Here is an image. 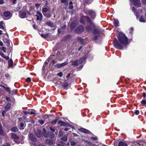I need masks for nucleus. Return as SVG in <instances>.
I'll return each instance as SVG.
<instances>
[{"mask_svg":"<svg viewBox=\"0 0 146 146\" xmlns=\"http://www.w3.org/2000/svg\"><path fill=\"white\" fill-rule=\"evenodd\" d=\"M118 40L116 39L113 41L114 47L119 50H122L124 46L128 44V38L126 35L122 32H119L118 36Z\"/></svg>","mask_w":146,"mask_h":146,"instance_id":"1","label":"nucleus"},{"mask_svg":"<svg viewBox=\"0 0 146 146\" xmlns=\"http://www.w3.org/2000/svg\"><path fill=\"white\" fill-rule=\"evenodd\" d=\"M86 18L89 26H87L86 27V30L88 32L91 31L92 29H95V25L93 22L91 21L90 18L88 16L84 17Z\"/></svg>","mask_w":146,"mask_h":146,"instance_id":"2","label":"nucleus"},{"mask_svg":"<svg viewBox=\"0 0 146 146\" xmlns=\"http://www.w3.org/2000/svg\"><path fill=\"white\" fill-rule=\"evenodd\" d=\"M86 13L87 14L90 16L92 19L94 18L95 17V12L94 11L92 10H89L87 11Z\"/></svg>","mask_w":146,"mask_h":146,"instance_id":"3","label":"nucleus"},{"mask_svg":"<svg viewBox=\"0 0 146 146\" xmlns=\"http://www.w3.org/2000/svg\"><path fill=\"white\" fill-rule=\"evenodd\" d=\"M84 30V28L82 26H78L75 30V32L76 33L79 34L82 32Z\"/></svg>","mask_w":146,"mask_h":146,"instance_id":"4","label":"nucleus"},{"mask_svg":"<svg viewBox=\"0 0 146 146\" xmlns=\"http://www.w3.org/2000/svg\"><path fill=\"white\" fill-rule=\"evenodd\" d=\"M130 1L136 6L140 7L141 6L140 0H130Z\"/></svg>","mask_w":146,"mask_h":146,"instance_id":"5","label":"nucleus"},{"mask_svg":"<svg viewBox=\"0 0 146 146\" xmlns=\"http://www.w3.org/2000/svg\"><path fill=\"white\" fill-rule=\"evenodd\" d=\"M93 33L94 35V39L96 40L100 36L99 32L96 29L94 30Z\"/></svg>","mask_w":146,"mask_h":146,"instance_id":"6","label":"nucleus"},{"mask_svg":"<svg viewBox=\"0 0 146 146\" xmlns=\"http://www.w3.org/2000/svg\"><path fill=\"white\" fill-rule=\"evenodd\" d=\"M36 13L37 14L35 16L36 17L37 20L41 21L42 18V13L39 11H37Z\"/></svg>","mask_w":146,"mask_h":146,"instance_id":"7","label":"nucleus"},{"mask_svg":"<svg viewBox=\"0 0 146 146\" xmlns=\"http://www.w3.org/2000/svg\"><path fill=\"white\" fill-rule=\"evenodd\" d=\"M78 23L76 21H74L70 25V27L72 30H73L78 25Z\"/></svg>","mask_w":146,"mask_h":146,"instance_id":"8","label":"nucleus"},{"mask_svg":"<svg viewBox=\"0 0 146 146\" xmlns=\"http://www.w3.org/2000/svg\"><path fill=\"white\" fill-rule=\"evenodd\" d=\"M11 137L12 139H14V141L16 143L17 142L15 141V140H17L19 139V137L17 135V134L14 133H11Z\"/></svg>","mask_w":146,"mask_h":146,"instance_id":"9","label":"nucleus"},{"mask_svg":"<svg viewBox=\"0 0 146 146\" xmlns=\"http://www.w3.org/2000/svg\"><path fill=\"white\" fill-rule=\"evenodd\" d=\"M57 58L59 60H62L64 58L63 55L62 54H60L58 51H57L56 53Z\"/></svg>","mask_w":146,"mask_h":146,"instance_id":"10","label":"nucleus"},{"mask_svg":"<svg viewBox=\"0 0 146 146\" xmlns=\"http://www.w3.org/2000/svg\"><path fill=\"white\" fill-rule=\"evenodd\" d=\"M26 15V13L25 11H20L19 12V15L20 17L22 18H23L25 17Z\"/></svg>","mask_w":146,"mask_h":146,"instance_id":"11","label":"nucleus"},{"mask_svg":"<svg viewBox=\"0 0 146 146\" xmlns=\"http://www.w3.org/2000/svg\"><path fill=\"white\" fill-rule=\"evenodd\" d=\"M4 15L5 17L8 18L7 19H9L11 17V15L10 12L9 11L4 12Z\"/></svg>","mask_w":146,"mask_h":146,"instance_id":"12","label":"nucleus"},{"mask_svg":"<svg viewBox=\"0 0 146 146\" xmlns=\"http://www.w3.org/2000/svg\"><path fill=\"white\" fill-rule=\"evenodd\" d=\"M29 137L31 140L33 142H35L36 141V138L34 134H30Z\"/></svg>","mask_w":146,"mask_h":146,"instance_id":"13","label":"nucleus"},{"mask_svg":"<svg viewBox=\"0 0 146 146\" xmlns=\"http://www.w3.org/2000/svg\"><path fill=\"white\" fill-rule=\"evenodd\" d=\"M45 143L48 145H51L53 144V141L52 139H47L46 140Z\"/></svg>","mask_w":146,"mask_h":146,"instance_id":"14","label":"nucleus"},{"mask_svg":"<svg viewBox=\"0 0 146 146\" xmlns=\"http://www.w3.org/2000/svg\"><path fill=\"white\" fill-rule=\"evenodd\" d=\"M77 40L82 45L84 44L85 42V40L81 37H78L77 38Z\"/></svg>","mask_w":146,"mask_h":146,"instance_id":"15","label":"nucleus"},{"mask_svg":"<svg viewBox=\"0 0 146 146\" xmlns=\"http://www.w3.org/2000/svg\"><path fill=\"white\" fill-rule=\"evenodd\" d=\"M78 129L80 131L85 133H88L90 132V131L89 130L83 128H81Z\"/></svg>","mask_w":146,"mask_h":146,"instance_id":"16","label":"nucleus"},{"mask_svg":"<svg viewBox=\"0 0 146 146\" xmlns=\"http://www.w3.org/2000/svg\"><path fill=\"white\" fill-rule=\"evenodd\" d=\"M87 57L86 56H85L84 58H81L78 60V64H80L84 62L85 61V60L86 59Z\"/></svg>","mask_w":146,"mask_h":146,"instance_id":"17","label":"nucleus"},{"mask_svg":"<svg viewBox=\"0 0 146 146\" xmlns=\"http://www.w3.org/2000/svg\"><path fill=\"white\" fill-rule=\"evenodd\" d=\"M70 86V85L68 82H66L63 85V87L66 90L68 88V87Z\"/></svg>","mask_w":146,"mask_h":146,"instance_id":"18","label":"nucleus"},{"mask_svg":"<svg viewBox=\"0 0 146 146\" xmlns=\"http://www.w3.org/2000/svg\"><path fill=\"white\" fill-rule=\"evenodd\" d=\"M58 123L61 126H66L67 125V123L64 122L62 121H58Z\"/></svg>","mask_w":146,"mask_h":146,"instance_id":"19","label":"nucleus"},{"mask_svg":"<svg viewBox=\"0 0 146 146\" xmlns=\"http://www.w3.org/2000/svg\"><path fill=\"white\" fill-rule=\"evenodd\" d=\"M48 136L50 138H53L54 136V134L51 132H48Z\"/></svg>","mask_w":146,"mask_h":146,"instance_id":"20","label":"nucleus"},{"mask_svg":"<svg viewBox=\"0 0 146 146\" xmlns=\"http://www.w3.org/2000/svg\"><path fill=\"white\" fill-rule=\"evenodd\" d=\"M79 64H78V60H76L72 62V64L74 66H77Z\"/></svg>","mask_w":146,"mask_h":146,"instance_id":"21","label":"nucleus"},{"mask_svg":"<svg viewBox=\"0 0 146 146\" xmlns=\"http://www.w3.org/2000/svg\"><path fill=\"white\" fill-rule=\"evenodd\" d=\"M113 22L114 24L115 27H117L118 26L119 21L117 19H114Z\"/></svg>","mask_w":146,"mask_h":146,"instance_id":"22","label":"nucleus"},{"mask_svg":"<svg viewBox=\"0 0 146 146\" xmlns=\"http://www.w3.org/2000/svg\"><path fill=\"white\" fill-rule=\"evenodd\" d=\"M119 146H127V144L122 141L120 142L118 144Z\"/></svg>","mask_w":146,"mask_h":146,"instance_id":"23","label":"nucleus"},{"mask_svg":"<svg viewBox=\"0 0 146 146\" xmlns=\"http://www.w3.org/2000/svg\"><path fill=\"white\" fill-rule=\"evenodd\" d=\"M18 130L19 129L17 127H15L11 128V131L16 132L18 131Z\"/></svg>","mask_w":146,"mask_h":146,"instance_id":"24","label":"nucleus"},{"mask_svg":"<svg viewBox=\"0 0 146 146\" xmlns=\"http://www.w3.org/2000/svg\"><path fill=\"white\" fill-rule=\"evenodd\" d=\"M11 105V104L9 103L7 104L5 108V109L6 111H9V110Z\"/></svg>","mask_w":146,"mask_h":146,"instance_id":"25","label":"nucleus"},{"mask_svg":"<svg viewBox=\"0 0 146 146\" xmlns=\"http://www.w3.org/2000/svg\"><path fill=\"white\" fill-rule=\"evenodd\" d=\"M44 16L46 17H50L51 16V14L50 13H43Z\"/></svg>","mask_w":146,"mask_h":146,"instance_id":"26","label":"nucleus"},{"mask_svg":"<svg viewBox=\"0 0 146 146\" xmlns=\"http://www.w3.org/2000/svg\"><path fill=\"white\" fill-rule=\"evenodd\" d=\"M59 119V117H56L55 119L53 120L52 121H51L50 122V123L51 124H52L53 123H56L57 122V121L58 120V119Z\"/></svg>","mask_w":146,"mask_h":146,"instance_id":"27","label":"nucleus"},{"mask_svg":"<svg viewBox=\"0 0 146 146\" xmlns=\"http://www.w3.org/2000/svg\"><path fill=\"white\" fill-rule=\"evenodd\" d=\"M132 10L134 11V13L136 16L137 18L139 16L138 14L137 13V11H136V9L135 7H133L132 9Z\"/></svg>","mask_w":146,"mask_h":146,"instance_id":"28","label":"nucleus"},{"mask_svg":"<svg viewBox=\"0 0 146 146\" xmlns=\"http://www.w3.org/2000/svg\"><path fill=\"white\" fill-rule=\"evenodd\" d=\"M4 24V23L3 21H1L0 22V28L2 29L3 30L5 29L3 25Z\"/></svg>","mask_w":146,"mask_h":146,"instance_id":"29","label":"nucleus"},{"mask_svg":"<svg viewBox=\"0 0 146 146\" xmlns=\"http://www.w3.org/2000/svg\"><path fill=\"white\" fill-rule=\"evenodd\" d=\"M46 25H47L50 26L51 27H53V25L52 22L51 21H49L46 23Z\"/></svg>","mask_w":146,"mask_h":146,"instance_id":"30","label":"nucleus"},{"mask_svg":"<svg viewBox=\"0 0 146 146\" xmlns=\"http://www.w3.org/2000/svg\"><path fill=\"white\" fill-rule=\"evenodd\" d=\"M61 139L64 141H67V137L66 135H64L61 138Z\"/></svg>","mask_w":146,"mask_h":146,"instance_id":"31","label":"nucleus"},{"mask_svg":"<svg viewBox=\"0 0 146 146\" xmlns=\"http://www.w3.org/2000/svg\"><path fill=\"white\" fill-rule=\"evenodd\" d=\"M3 133L2 129V127L1 123H0V134L1 135H3Z\"/></svg>","mask_w":146,"mask_h":146,"instance_id":"32","label":"nucleus"},{"mask_svg":"<svg viewBox=\"0 0 146 146\" xmlns=\"http://www.w3.org/2000/svg\"><path fill=\"white\" fill-rule=\"evenodd\" d=\"M70 37V35H67L66 36H64L63 38V39L64 40H66L68 39Z\"/></svg>","mask_w":146,"mask_h":146,"instance_id":"33","label":"nucleus"},{"mask_svg":"<svg viewBox=\"0 0 146 146\" xmlns=\"http://www.w3.org/2000/svg\"><path fill=\"white\" fill-rule=\"evenodd\" d=\"M36 135L38 137H40L41 135V132L40 131H37V133H35Z\"/></svg>","mask_w":146,"mask_h":146,"instance_id":"34","label":"nucleus"},{"mask_svg":"<svg viewBox=\"0 0 146 146\" xmlns=\"http://www.w3.org/2000/svg\"><path fill=\"white\" fill-rule=\"evenodd\" d=\"M139 21L140 22H145V19L142 16H141L139 19Z\"/></svg>","mask_w":146,"mask_h":146,"instance_id":"35","label":"nucleus"},{"mask_svg":"<svg viewBox=\"0 0 146 146\" xmlns=\"http://www.w3.org/2000/svg\"><path fill=\"white\" fill-rule=\"evenodd\" d=\"M65 143L63 141H61L60 143L58 144H57L58 146H66L65 145Z\"/></svg>","mask_w":146,"mask_h":146,"instance_id":"36","label":"nucleus"},{"mask_svg":"<svg viewBox=\"0 0 146 146\" xmlns=\"http://www.w3.org/2000/svg\"><path fill=\"white\" fill-rule=\"evenodd\" d=\"M9 65L10 66H11L13 64V61L12 60L10 59L8 61Z\"/></svg>","mask_w":146,"mask_h":146,"instance_id":"37","label":"nucleus"},{"mask_svg":"<svg viewBox=\"0 0 146 146\" xmlns=\"http://www.w3.org/2000/svg\"><path fill=\"white\" fill-rule=\"evenodd\" d=\"M47 64H48L47 63H46L45 62H44V64L43 66L42 69V70L43 71H44V70L46 69V66L47 65Z\"/></svg>","mask_w":146,"mask_h":146,"instance_id":"38","label":"nucleus"},{"mask_svg":"<svg viewBox=\"0 0 146 146\" xmlns=\"http://www.w3.org/2000/svg\"><path fill=\"white\" fill-rule=\"evenodd\" d=\"M42 11L44 13H46L48 11V9L47 8L43 7L42 9Z\"/></svg>","mask_w":146,"mask_h":146,"instance_id":"39","label":"nucleus"},{"mask_svg":"<svg viewBox=\"0 0 146 146\" xmlns=\"http://www.w3.org/2000/svg\"><path fill=\"white\" fill-rule=\"evenodd\" d=\"M85 3L88 4H89L92 2L93 0H85Z\"/></svg>","mask_w":146,"mask_h":146,"instance_id":"40","label":"nucleus"},{"mask_svg":"<svg viewBox=\"0 0 146 146\" xmlns=\"http://www.w3.org/2000/svg\"><path fill=\"white\" fill-rule=\"evenodd\" d=\"M69 7L71 9H72L73 8V6L71 1H70L69 3Z\"/></svg>","mask_w":146,"mask_h":146,"instance_id":"41","label":"nucleus"},{"mask_svg":"<svg viewBox=\"0 0 146 146\" xmlns=\"http://www.w3.org/2000/svg\"><path fill=\"white\" fill-rule=\"evenodd\" d=\"M68 64V62H63L62 64H61L62 67L67 65Z\"/></svg>","mask_w":146,"mask_h":146,"instance_id":"42","label":"nucleus"},{"mask_svg":"<svg viewBox=\"0 0 146 146\" xmlns=\"http://www.w3.org/2000/svg\"><path fill=\"white\" fill-rule=\"evenodd\" d=\"M5 39V38H4L3 39V41L4 42L7 43L8 44H10L9 41L7 38L5 39L6 41L5 40H4Z\"/></svg>","mask_w":146,"mask_h":146,"instance_id":"43","label":"nucleus"},{"mask_svg":"<svg viewBox=\"0 0 146 146\" xmlns=\"http://www.w3.org/2000/svg\"><path fill=\"white\" fill-rule=\"evenodd\" d=\"M55 67L57 68H60L62 67L61 64H58L55 65Z\"/></svg>","mask_w":146,"mask_h":146,"instance_id":"44","label":"nucleus"},{"mask_svg":"<svg viewBox=\"0 0 146 146\" xmlns=\"http://www.w3.org/2000/svg\"><path fill=\"white\" fill-rule=\"evenodd\" d=\"M48 34H47L46 35H44L43 34H42L41 35V36L42 37H43L44 38H46L48 36Z\"/></svg>","mask_w":146,"mask_h":146,"instance_id":"45","label":"nucleus"},{"mask_svg":"<svg viewBox=\"0 0 146 146\" xmlns=\"http://www.w3.org/2000/svg\"><path fill=\"white\" fill-rule=\"evenodd\" d=\"M26 80L27 82H29L31 81V78L30 77H28L26 79Z\"/></svg>","mask_w":146,"mask_h":146,"instance_id":"46","label":"nucleus"},{"mask_svg":"<svg viewBox=\"0 0 146 146\" xmlns=\"http://www.w3.org/2000/svg\"><path fill=\"white\" fill-rule=\"evenodd\" d=\"M141 103L142 104H146V101L145 100H142L141 102Z\"/></svg>","mask_w":146,"mask_h":146,"instance_id":"47","label":"nucleus"},{"mask_svg":"<svg viewBox=\"0 0 146 146\" xmlns=\"http://www.w3.org/2000/svg\"><path fill=\"white\" fill-rule=\"evenodd\" d=\"M70 144L72 146H74L76 145V143L72 141L70 143Z\"/></svg>","mask_w":146,"mask_h":146,"instance_id":"48","label":"nucleus"},{"mask_svg":"<svg viewBox=\"0 0 146 146\" xmlns=\"http://www.w3.org/2000/svg\"><path fill=\"white\" fill-rule=\"evenodd\" d=\"M80 22L82 23H84V19L83 18H81L80 19Z\"/></svg>","mask_w":146,"mask_h":146,"instance_id":"49","label":"nucleus"},{"mask_svg":"<svg viewBox=\"0 0 146 146\" xmlns=\"http://www.w3.org/2000/svg\"><path fill=\"white\" fill-rule=\"evenodd\" d=\"M39 123L41 124H43L44 123V122L43 120H39Z\"/></svg>","mask_w":146,"mask_h":146,"instance_id":"50","label":"nucleus"},{"mask_svg":"<svg viewBox=\"0 0 146 146\" xmlns=\"http://www.w3.org/2000/svg\"><path fill=\"white\" fill-rule=\"evenodd\" d=\"M0 55L3 58L5 57L4 54L2 52H0Z\"/></svg>","mask_w":146,"mask_h":146,"instance_id":"51","label":"nucleus"},{"mask_svg":"<svg viewBox=\"0 0 146 146\" xmlns=\"http://www.w3.org/2000/svg\"><path fill=\"white\" fill-rule=\"evenodd\" d=\"M67 125L66 126H68V127H71L72 128H74V127L72 125H71V124H69V123H67Z\"/></svg>","mask_w":146,"mask_h":146,"instance_id":"52","label":"nucleus"},{"mask_svg":"<svg viewBox=\"0 0 146 146\" xmlns=\"http://www.w3.org/2000/svg\"><path fill=\"white\" fill-rule=\"evenodd\" d=\"M139 113V111L138 110H135V114L136 115H138Z\"/></svg>","mask_w":146,"mask_h":146,"instance_id":"53","label":"nucleus"},{"mask_svg":"<svg viewBox=\"0 0 146 146\" xmlns=\"http://www.w3.org/2000/svg\"><path fill=\"white\" fill-rule=\"evenodd\" d=\"M2 146H10V144L8 143H6L3 145Z\"/></svg>","mask_w":146,"mask_h":146,"instance_id":"54","label":"nucleus"},{"mask_svg":"<svg viewBox=\"0 0 146 146\" xmlns=\"http://www.w3.org/2000/svg\"><path fill=\"white\" fill-rule=\"evenodd\" d=\"M67 0H61V2L62 3H65L67 4L68 2H67Z\"/></svg>","mask_w":146,"mask_h":146,"instance_id":"55","label":"nucleus"},{"mask_svg":"<svg viewBox=\"0 0 146 146\" xmlns=\"http://www.w3.org/2000/svg\"><path fill=\"white\" fill-rule=\"evenodd\" d=\"M91 139H92L93 140H97V138L95 137H91Z\"/></svg>","mask_w":146,"mask_h":146,"instance_id":"56","label":"nucleus"},{"mask_svg":"<svg viewBox=\"0 0 146 146\" xmlns=\"http://www.w3.org/2000/svg\"><path fill=\"white\" fill-rule=\"evenodd\" d=\"M1 50L4 51V52H6L5 49L6 48L5 47H3L1 48Z\"/></svg>","mask_w":146,"mask_h":146,"instance_id":"57","label":"nucleus"},{"mask_svg":"<svg viewBox=\"0 0 146 146\" xmlns=\"http://www.w3.org/2000/svg\"><path fill=\"white\" fill-rule=\"evenodd\" d=\"M50 57L48 58L45 61V62L48 64V62L50 60Z\"/></svg>","mask_w":146,"mask_h":146,"instance_id":"58","label":"nucleus"},{"mask_svg":"<svg viewBox=\"0 0 146 146\" xmlns=\"http://www.w3.org/2000/svg\"><path fill=\"white\" fill-rule=\"evenodd\" d=\"M130 31L129 32L130 33L132 34V32L133 30V28L132 27L130 29Z\"/></svg>","mask_w":146,"mask_h":146,"instance_id":"59","label":"nucleus"},{"mask_svg":"<svg viewBox=\"0 0 146 146\" xmlns=\"http://www.w3.org/2000/svg\"><path fill=\"white\" fill-rule=\"evenodd\" d=\"M58 76H59L61 77L62 76V72H60L59 73H58Z\"/></svg>","mask_w":146,"mask_h":146,"instance_id":"60","label":"nucleus"},{"mask_svg":"<svg viewBox=\"0 0 146 146\" xmlns=\"http://www.w3.org/2000/svg\"><path fill=\"white\" fill-rule=\"evenodd\" d=\"M35 111H32L31 112L29 111V114L31 115H33L34 114H35Z\"/></svg>","mask_w":146,"mask_h":146,"instance_id":"61","label":"nucleus"},{"mask_svg":"<svg viewBox=\"0 0 146 146\" xmlns=\"http://www.w3.org/2000/svg\"><path fill=\"white\" fill-rule=\"evenodd\" d=\"M6 113V111L5 110L3 111L2 112V115L3 116V117H4L5 116L4 114Z\"/></svg>","mask_w":146,"mask_h":146,"instance_id":"62","label":"nucleus"},{"mask_svg":"<svg viewBox=\"0 0 146 146\" xmlns=\"http://www.w3.org/2000/svg\"><path fill=\"white\" fill-rule=\"evenodd\" d=\"M50 131H51L52 132H54L55 131L54 129L52 127H50Z\"/></svg>","mask_w":146,"mask_h":146,"instance_id":"63","label":"nucleus"},{"mask_svg":"<svg viewBox=\"0 0 146 146\" xmlns=\"http://www.w3.org/2000/svg\"><path fill=\"white\" fill-rule=\"evenodd\" d=\"M5 77H6V78H9L10 77V75H9L8 74V73H6V74H5Z\"/></svg>","mask_w":146,"mask_h":146,"instance_id":"64","label":"nucleus"}]
</instances>
